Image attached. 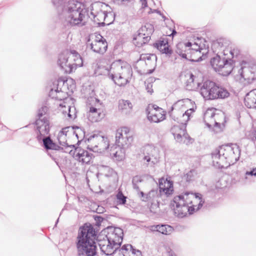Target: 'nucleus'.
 <instances>
[{"mask_svg": "<svg viewBox=\"0 0 256 256\" xmlns=\"http://www.w3.org/2000/svg\"><path fill=\"white\" fill-rule=\"evenodd\" d=\"M92 66L96 76H106L120 86L126 84L132 76L130 65L120 60L110 64H108L106 60H100L93 64Z\"/></svg>", "mask_w": 256, "mask_h": 256, "instance_id": "f257e3e1", "label": "nucleus"}, {"mask_svg": "<svg viewBox=\"0 0 256 256\" xmlns=\"http://www.w3.org/2000/svg\"><path fill=\"white\" fill-rule=\"evenodd\" d=\"M173 202L174 214L180 218L198 210L204 203L201 197L189 192L176 196Z\"/></svg>", "mask_w": 256, "mask_h": 256, "instance_id": "f03ea898", "label": "nucleus"}, {"mask_svg": "<svg viewBox=\"0 0 256 256\" xmlns=\"http://www.w3.org/2000/svg\"><path fill=\"white\" fill-rule=\"evenodd\" d=\"M240 150L236 144L223 145L212 154L213 165L216 168H227L234 164L238 160Z\"/></svg>", "mask_w": 256, "mask_h": 256, "instance_id": "7ed1b4c3", "label": "nucleus"}, {"mask_svg": "<svg viewBox=\"0 0 256 256\" xmlns=\"http://www.w3.org/2000/svg\"><path fill=\"white\" fill-rule=\"evenodd\" d=\"M96 232L90 224H85L80 228L77 236L76 248L78 256H94L96 246Z\"/></svg>", "mask_w": 256, "mask_h": 256, "instance_id": "20e7f679", "label": "nucleus"}, {"mask_svg": "<svg viewBox=\"0 0 256 256\" xmlns=\"http://www.w3.org/2000/svg\"><path fill=\"white\" fill-rule=\"evenodd\" d=\"M86 13L87 10L84 5L74 0L69 1L63 10L65 20L71 26H84V18Z\"/></svg>", "mask_w": 256, "mask_h": 256, "instance_id": "39448f33", "label": "nucleus"}, {"mask_svg": "<svg viewBox=\"0 0 256 256\" xmlns=\"http://www.w3.org/2000/svg\"><path fill=\"white\" fill-rule=\"evenodd\" d=\"M200 94L206 100L225 98L229 96V92L214 82L206 80L203 82L200 89Z\"/></svg>", "mask_w": 256, "mask_h": 256, "instance_id": "423d86ee", "label": "nucleus"}, {"mask_svg": "<svg viewBox=\"0 0 256 256\" xmlns=\"http://www.w3.org/2000/svg\"><path fill=\"white\" fill-rule=\"evenodd\" d=\"M212 49L220 55L222 54L224 58H230V60L236 57L240 53L239 50L232 45H230L229 42L223 38H220L212 42Z\"/></svg>", "mask_w": 256, "mask_h": 256, "instance_id": "0eeeda50", "label": "nucleus"}, {"mask_svg": "<svg viewBox=\"0 0 256 256\" xmlns=\"http://www.w3.org/2000/svg\"><path fill=\"white\" fill-rule=\"evenodd\" d=\"M88 148L99 153L107 151L110 146V141L108 137L100 134L90 136L87 140Z\"/></svg>", "mask_w": 256, "mask_h": 256, "instance_id": "6e6552de", "label": "nucleus"}, {"mask_svg": "<svg viewBox=\"0 0 256 256\" xmlns=\"http://www.w3.org/2000/svg\"><path fill=\"white\" fill-rule=\"evenodd\" d=\"M204 50L206 52V50H204L200 45H198V42H188L186 43L180 42L176 45V52L182 58L188 59V56L194 53H201L202 50Z\"/></svg>", "mask_w": 256, "mask_h": 256, "instance_id": "1a4fd4ad", "label": "nucleus"}, {"mask_svg": "<svg viewBox=\"0 0 256 256\" xmlns=\"http://www.w3.org/2000/svg\"><path fill=\"white\" fill-rule=\"evenodd\" d=\"M107 5L101 2H96L92 4L91 6L90 12L88 14V16L90 18H92L94 21L98 24L103 22L104 21H106L108 17V14L112 15L110 13H108L104 10V8L106 7Z\"/></svg>", "mask_w": 256, "mask_h": 256, "instance_id": "9d476101", "label": "nucleus"}, {"mask_svg": "<svg viewBox=\"0 0 256 256\" xmlns=\"http://www.w3.org/2000/svg\"><path fill=\"white\" fill-rule=\"evenodd\" d=\"M138 194L142 201L148 203L151 212L154 210V212L156 213L158 211L160 196L158 190H152L146 194L140 191Z\"/></svg>", "mask_w": 256, "mask_h": 256, "instance_id": "9b49d317", "label": "nucleus"}, {"mask_svg": "<svg viewBox=\"0 0 256 256\" xmlns=\"http://www.w3.org/2000/svg\"><path fill=\"white\" fill-rule=\"evenodd\" d=\"M87 46L94 52L98 54H104L108 48L106 40L100 34L92 35L88 40Z\"/></svg>", "mask_w": 256, "mask_h": 256, "instance_id": "f8f14e48", "label": "nucleus"}, {"mask_svg": "<svg viewBox=\"0 0 256 256\" xmlns=\"http://www.w3.org/2000/svg\"><path fill=\"white\" fill-rule=\"evenodd\" d=\"M133 141L132 134L127 127L120 128L116 130V144L128 148Z\"/></svg>", "mask_w": 256, "mask_h": 256, "instance_id": "ddd939ff", "label": "nucleus"}, {"mask_svg": "<svg viewBox=\"0 0 256 256\" xmlns=\"http://www.w3.org/2000/svg\"><path fill=\"white\" fill-rule=\"evenodd\" d=\"M143 160L147 166L153 167L159 162V154L158 150L152 145L146 146L143 149Z\"/></svg>", "mask_w": 256, "mask_h": 256, "instance_id": "4468645a", "label": "nucleus"}, {"mask_svg": "<svg viewBox=\"0 0 256 256\" xmlns=\"http://www.w3.org/2000/svg\"><path fill=\"white\" fill-rule=\"evenodd\" d=\"M246 62H243L240 65V68L236 70V76L239 75L240 78H244L248 81V82H252L256 78V66H247Z\"/></svg>", "mask_w": 256, "mask_h": 256, "instance_id": "2eb2a0df", "label": "nucleus"}, {"mask_svg": "<svg viewBox=\"0 0 256 256\" xmlns=\"http://www.w3.org/2000/svg\"><path fill=\"white\" fill-rule=\"evenodd\" d=\"M50 122L49 118L42 120L37 119L36 121V135L37 140H40L44 136L49 135Z\"/></svg>", "mask_w": 256, "mask_h": 256, "instance_id": "dca6fc26", "label": "nucleus"}, {"mask_svg": "<svg viewBox=\"0 0 256 256\" xmlns=\"http://www.w3.org/2000/svg\"><path fill=\"white\" fill-rule=\"evenodd\" d=\"M70 58V52L68 50L62 52L58 56V64L66 73H70L74 69L72 61Z\"/></svg>", "mask_w": 256, "mask_h": 256, "instance_id": "f3484780", "label": "nucleus"}, {"mask_svg": "<svg viewBox=\"0 0 256 256\" xmlns=\"http://www.w3.org/2000/svg\"><path fill=\"white\" fill-rule=\"evenodd\" d=\"M148 119L151 122H160L166 118V112L162 108L154 105L153 108L147 112Z\"/></svg>", "mask_w": 256, "mask_h": 256, "instance_id": "a211bd4d", "label": "nucleus"}, {"mask_svg": "<svg viewBox=\"0 0 256 256\" xmlns=\"http://www.w3.org/2000/svg\"><path fill=\"white\" fill-rule=\"evenodd\" d=\"M123 235L122 230L119 228H116L112 231L108 232L105 237L119 248L122 242Z\"/></svg>", "mask_w": 256, "mask_h": 256, "instance_id": "6ab92c4d", "label": "nucleus"}, {"mask_svg": "<svg viewBox=\"0 0 256 256\" xmlns=\"http://www.w3.org/2000/svg\"><path fill=\"white\" fill-rule=\"evenodd\" d=\"M98 246L102 252L106 255H112L118 248L116 246L111 242L106 237L104 238L102 240L98 239Z\"/></svg>", "mask_w": 256, "mask_h": 256, "instance_id": "aec40b11", "label": "nucleus"}, {"mask_svg": "<svg viewBox=\"0 0 256 256\" xmlns=\"http://www.w3.org/2000/svg\"><path fill=\"white\" fill-rule=\"evenodd\" d=\"M74 134L75 136L78 138V134L76 133L74 131L72 128L68 126L62 128L58 132V140L60 144L62 146H66V144L68 143V138L70 136H74Z\"/></svg>", "mask_w": 256, "mask_h": 256, "instance_id": "412c9836", "label": "nucleus"}, {"mask_svg": "<svg viewBox=\"0 0 256 256\" xmlns=\"http://www.w3.org/2000/svg\"><path fill=\"white\" fill-rule=\"evenodd\" d=\"M174 191L172 182L162 178L159 181V196L165 195L166 196L171 194Z\"/></svg>", "mask_w": 256, "mask_h": 256, "instance_id": "4be33fe9", "label": "nucleus"}, {"mask_svg": "<svg viewBox=\"0 0 256 256\" xmlns=\"http://www.w3.org/2000/svg\"><path fill=\"white\" fill-rule=\"evenodd\" d=\"M226 60H227V62H224L220 70H218L216 72H218L220 74L224 76H227L231 72L236 74L238 66H234V63L235 60H230V58H226Z\"/></svg>", "mask_w": 256, "mask_h": 256, "instance_id": "5701e85b", "label": "nucleus"}, {"mask_svg": "<svg viewBox=\"0 0 256 256\" xmlns=\"http://www.w3.org/2000/svg\"><path fill=\"white\" fill-rule=\"evenodd\" d=\"M226 60H227V62H224L220 70H218L216 72H218L220 74L224 76H227L231 72L236 74L238 66H234V63L235 60H230V58H226Z\"/></svg>", "mask_w": 256, "mask_h": 256, "instance_id": "b1692460", "label": "nucleus"}, {"mask_svg": "<svg viewBox=\"0 0 256 256\" xmlns=\"http://www.w3.org/2000/svg\"><path fill=\"white\" fill-rule=\"evenodd\" d=\"M126 148L118 144H114L110 147L109 152L111 158L116 160L121 161L125 157V149Z\"/></svg>", "mask_w": 256, "mask_h": 256, "instance_id": "393cba45", "label": "nucleus"}, {"mask_svg": "<svg viewBox=\"0 0 256 256\" xmlns=\"http://www.w3.org/2000/svg\"><path fill=\"white\" fill-rule=\"evenodd\" d=\"M75 152L74 158L83 164H89L92 159V154L80 148H75Z\"/></svg>", "mask_w": 256, "mask_h": 256, "instance_id": "a878e982", "label": "nucleus"}, {"mask_svg": "<svg viewBox=\"0 0 256 256\" xmlns=\"http://www.w3.org/2000/svg\"><path fill=\"white\" fill-rule=\"evenodd\" d=\"M186 88L188 90H194L200 86V83L195 80V76L190 72L184 74Z\"/></svg>", "mask_w": 256, "mask_h": 256, "instance_id": "bb28decb", "label": "nucleus"}, {"mask_svg": "<svg viewBox=\"0 0 256 256\" xmlns=\"http://www.w3.org/2000/svg\"><path fill=\"white\" fill-rule=\"evenodd\" d=\"M118 110L124 115H129L132 111L133 104L128 100H120L118 101Z\"/></svg>", "mask_w": 256, "mask_h": 256, "instance_id": "cd10ccee", "label": "nucleus"}, {"mask_svg": "<svg viewBox=\"0 0 256 256\" xmlns=\"http://www.w3.org/2000/svg\"><path fill=\"white\" fill-rule=\"evenodd\" d=\"M190 100L184 98L178 100L172 107V112L170 116L176 115L177 112L180 110H184L186 108V106L190 104Z\"/></svg>", "mask_w": 256, "mask_h": 256, "instance_id": "c85d7f7f", "label": "nucleus"}, {"mask_svg": "<svg viewBox=\"0 0 256 256\" xmlns=\"http://www.w3.org/2000/svg\"><path fill=\"white\" fill-rule=\"evenodd\" d=\"M214 121L213 126L214 128V131L218 132L222 130L224 126V124L226 122L224 114L222 112H215Z\"/></svg>", "mask_w": 256, "mask_h": 256, "instance_id": "c756f323", "label": "nucleus"}, {"mask_svg": "<svg viewBox=\"0 0 256 256\" xmlns=\"http://www.w3.org/2000/svg\"><path fill=\"white\" fill-rule=\"evenodd\" d=\"M150 56L146 55H142L140 60H138L136 64V68L138 69V71L142 74L148 72V70L146 69V67L150 62Z\"/></svg>", "mask_w": 256, "mask_h": 256, "instance_id": "7c9ffc66", "label": "nucleus"}, {"mask_svg": "<svg viewBox=\"0 0 256 256\" xmlns=\"http://www.w3.org/2000/svg\"><path fill=\"white\" fill-rule=\"evenodd\" d=\"M246 106L249 108H256V89L248 92L244 98Z\"/></svg>", "mask_w": 256, "mask_h": 256, "instance_id": "2f4dec72", "label": "nucleus"}, {"mask_svg": "<svg viewBox=\"0 0 256 256\" xmlns=\"http://www.w3.org/2000/svg\"><path fill=\"white\" fill-rule=\"evenodd\" d=\"M194 112V110L192 108H189L184 113L180 116V118L176 116V115L172 116L174 120L176 121H178V122H180L182 124L186 125L188 120L193 117V114Z\"/></svg>", "mask_w": 256, "mask_h": 256, "instance_id": "473e14b6", "label": "nucleus"}, {"mask_svg": "<svg viewBox=\"0 0 256 256\" xmlns=\"http://www.w3.org/2000/svg\"><path fill=\"white\" fill-rule=\"evenodd\" d=\"M216 110L214 108L208 109L204 116V120L208 127L210 128L213 126L214 121V114Z\"/></svg>", "mask_w": 256, "mask_h": 256, "instance_id": "72a5a7b5", "label": "nucleus"}, {"mask_svg": "<svg viewBox=\"0 0 256 256\" xmlns=\"http://www.w3.org/2000/svg\"><path fill=\"white\" fill-rule=\"evenodd\" d=\"M102 118L100 109L91 106L88 113V118L92 122L99 121Z\"/></svg>", "mask_w": 256, "mask_h": 256, "instance_id": "f704fd0d", "label": "nucleus"}, {"mask_svg": "<svg viewBox=\"0 0 256 256\" xmlns=\"http://www.w3.org/2000/svg\"><path fill=\"white\" fill-rule=\"evenodd\" d=\"M150 230L152 232H158L163 234H170L173 231L172 226L168 224H158L152 226Z\"/></svg>", "mask_w": 256, "mask_h": 256, "instance_id": "c9c22d12", "label": "nucleus"}, {"mask_svg": "<svg viewBox=\"0 0 256 256\" xmlns=\"http://www.w3.org/2000/svg\"><path fill=\"white\" fill-rule=\"evenodd\" d=\"M39 142H42L43 146L46 150H60V146L54 143L50 138V135L44 136L40 140H37Z\"/></svg>", "mask_w": 256, "mask_h": 256, "instance_id": "e433bc0d", "label": "nucleus"}, {"mask_svg": "<svg viewBox=\"0 0 256 256\" xmlns=\"http://www.w3.org/2000/svg\"><path fill=\"white\" fill-rule=\"evenodd\" d=\"M154 46L162 53L168 56H170L172 51L169 48L168 42L166 40H159L154 44Z\"/></svg>", "mask_w": 256, "mask_h": 256, "instance_id": "4c0bfd02", "label": "nucleus"}, {"mask_svg": "<svg viewBox=\"0 0 256 256\" xmlns=\"http://www.w3.org/2000/svg\"><path fill=\"white\" fill-rule=\"evenodd\" d=\"M224 62H227L226 58H221L220 55L218 54L216 56L211 58L210 63L212 68L216 72L218 70H220Z\"/></svg>", "mask_w": 256, "mask_h": 256, "instance_id": "58836bf2", "label": "nucleus"}, {"mask_svg": "<svg viewBox=\"0 0 256 256\" xmlns=\"http://www.w3.org/2000/svg\"><path fill=\"white\" fill-rule=\"evenodd\" d=\"M70 52V59L72 61L74 68H76V66L79 67L82 66V60L80 54L74 50H71Z\"/></svg>", "mask_w": 256, "mask_h": 256, "instance_id": "ea45409f", "label": "nucleus"}, {"mask_svg": "<svg viewBox=\"0 0 256 256\" xmlns=\"http://www.w3.org/2000/svg\"><path fill=\"white\" fill-rule=\"evenodd\" d=\"M172 130L174 138L177 142H182L184 138H187V134L184 130L179 129L177 126H174Z\"/></svg>", "mask_w": 256, "mask_h": 256, "instance_id": "a19ab883", "label": "nucleus"}, {"mask_svg": "<svg viewBox=\"0 0 256 256\" xmlns=\"http://www.w3.org/2000/svg\"><path fill=\"white\" fill-rule=\"evenodd\" d=\"M150 39V37H148L144 35L142 33L138 32V34L134 38L135 41L134 44L138 47L142 46L144 44H146Z\"/></svg>", "mask_w": 256, "mask_h": 256, "instance_id": "79ce46f5", "label": "nucleus"}, {"mask_svg": "<svg viewBox=\"0 0 256 256\" xmlns=\"http://www.w3.org/2000/svg\"><path fill=\"white\" fill-rule=\"evenodd\" d=\"M153 32L154 28L152 25L150 24H146L138 30V32L142 33L144 35L150 37V35L152 34Z\"/></svg>", "mask_w": 256, "mask_h": 256, "instance_id": "37998d69", "label": "nucleus"}, {"mask_svg": "<svg viewBox=\"0 0 256 256\" xmlns=\"http://www.w3.org/2000/svg\"><path fill=\"white\" fill-rule=\"evenodd\" d=\"M60 106L62 108H64L65 109L62 110V112L64 114H67L70 118H76L75 108L70 106H68L67 107L63 104H60Z\"/></svg>", "mask_w": 256, "mask_h": 256, "instance_id": "c03bdc74", "label": "nucleus"}, {"mask_svg": "<svg viewBox=\"0 0 256 256\" xmlns=\"http://www.w3.org/2000/svg\"><path fill=\"white\" fill-rule=\"evenodd\" d=\"M144 182V176H136L133 178L132 180L133 188L138 191V193L140 191V186H141V184L143 183Z\"/></svg>", "mask_w": 256, "mask_h": 256, "instance_id": "a18cd8bd", "label": "nucleus"}, {"mask_svg": "<svg viewBox=\"0 0 256 256\" xmlns=\"http://www.w3.org/2000/svg\"><path fill=\"white\" fill-rule=\"evenodd\" d=\"M60 149L64 150V152L69 153L70 155L73 156L74 157L75 155V146L74 144L68 143L66 146H62Z\"/></svg>", "mask_w": 256, "mask_h": 256, "instance_id": "49530a36", "label": "nucleus"}, {"mask_svg": "<svg viewBox=\"0 0 256 256\" xmlns=\"http://www.w3.org/2000/svg\"><path fill=\"white\" fill-rule=\"evenodd\" d=\"M48 112V108L46 106H42L40 108L38 112V119H41L42 120L44 118H48L47 115Z\"/></svg>", "mask_w": 256, "mask_h": 256, "instance_id": "de8ad7c7", "label": "nucleus"}, {"mask_svg": "<svg viewBox=\"0 0 256 256\" xmlns=\"http://www.w3.org/2000/svg\"><path fill=\"white\" fill-rule=\"evenodd\" d=\"M117 202L120 204H124L126 202V197L124 196L121 191H119L116 195Z\"/></svg>", "mask_w": 256, "mask_h": 256, "instance_id": "09e8293b", "label": "nucleus"}, {"mask_svg": "<svg viewBox=\"0 0 256 256\" xmlns=\"http://www.w3.org/2000/svg\"><path fill=\"white\" fill-rule=\"evenodd\" d=\"M122 2H126V6L128 7L130 10H135L138 5L137 3L134 0H121Z\"/></svg>", "mask_w": 256, "mask_h": 256, "instance_id": "8fccbe9b", "label": "nucleus"}, {"mask_svg": "<svg viewBox=\"0 0 256 256\" xmlns=\"http://www.w3.org/2000/svg\"><path fill=\"white\" fill-rule=\"evenodd\" d=\"M246 136L248 139L254 142L256 140V131L254 130H251L246 133Z\"/></svg>", "mask_w": 256, "mask_h": 256, "instance_id": "3c124183", "label": "nucleus"}, {"mask_svg": "<svg viewBox=\"0 0 256 256\" xmlns=\"http://www.w3.org/2000/svg\"><path fill=\"white\" fill-rule=\"evenodd\" d=\"M66 97V94L64 92L61 90H58V88H56V100H62Z\"/></svg>", "mask_w": 256, "mask_h": 256, "instance_id": "603ef678", "label": "nucleus"}, {"mask_svg": "<svg viewBox=\"0 0 256 256\" xmlns=\"http://www.w3.org/2000/svg\"><path fill=\"white\" fill-rule=\"evenodd\" d=\"M134 249V248H133L131 244H128L124 245L122 247L120 250L122 251V252H124V250L126 252L130 251V252H131Z\"/></svg>", "mask_w": 256, "mask_h": 256, "instance_id": "864d4df0", "label": "nucleus"}, {"mask_svg": "<svg viewBox=\"0 0 256 256\" xmlns=\"http://www.w3.org/2000/svg\"><path fill=\"white\" fill-rule=\"evenodd\" d=\"M124 256H126L124 254H123ZM129 256H142L141 252L139 250L134 249L132 252Z\"/></svg>", "mask_w": 256, "mask_h": 256, "instance_id": "5fc2aeb1", "label": "nucleus"}, {"mask_svg": "<svg viewBox=\"0 0 256 256\" xmlns=\"http://www.w3.org/2000/svg\"><path fill=\"white\" fill-rule=\"evenodd\" d=\"M256 176V168H253L250 172H246V178H248V176Z\"/></svg>", "mask_w": 256, "mask_h": 256, "instance_id": "6e6d98bb", "label": "nucleus"}, {"mask_svg": "<svg viewBox=\"0 0 256 256\" xmlns=\"http://www.w3.org/2000/svg\"><path fill=\"white\" fill-rule=\"evenodd\" d=\"M49 96H50L52 98L56 99V90H53L52 89L49 93Z\"/></svg>", "mask_w": 256, "mask_h": 256, "instance_id": "4d7b16f0", "label": "nucleus"}, {"mask_svg": "<svg viewBox=\"0 0 256 256\" xmlns=\"http://www.w3.org/2000/svg\"><path fill=\"white\" fill-rule=\"evenodd\" d=\"M152 87V84L151 83H148L146 85V89L147 90V92L150 94H152L153 92Z\"/></svg>", "mask_w": 256, "mask_h": 256, "instance_id": "13d9d810", "label": "nucleus"}, {"mask_svg": "<svg viewBox=\"0 0 256 256\" xmlns=\"http://www.w3.org/2000/svg\"><path fill=\"white\" fill-rule=\"evenodd\" d=\"M141 3H142V8H145L147 7V2L146 0H140Z\"/></svg>", "mask_w": 256, "mask_h": 256, "instance_id": "bf43d9fd", "label": "nucleus"}, {"mask_svg": "<svg viewBox=\"0 0 256 256\" xmlns=\"http://www.w3.org/2000/svg\"><path fill=\"white\" fill-rule=\"evenodd\" d=\"M176 34V32L175 30H173L172 31V33L170 35V36H172Z\"/></svg>", "mask_w": 256, "mask_h": 256, "instance_id": "052dcab7", "label": "nucleus"}, {"mask_svg": "<svg viewBox=\"0 0 256 256\" xmlns=\"http://www.w3.org/2000/svg\"><path fill=\"white\" fill-rule=\"evenodd\" d=\"M156 60V57L155 55L154 54V68L155 66Z\"/></svg>", "mask_w": 256, "mask_h": 256, "instance_id": "680f3d73", "label": "nucleus"}, {"mask_svg": "<svg viewBox=\"0 0 256 256\" xmlns=\"http://www.w3.org/2000/svg\"><path fill=\"white\" fill-rule=\"evenodd\" d=\"M180 77L181 80H184V72L182 73Z\"/></svg>", "mask_w": 256, "mask_h": 256, "instance_id": "e2e57ef3", "label": "nucleus"}, {"mask_svg": "<svg viewBox=\"0 0 256 256\" xmlns=\"http://www.w3.org/2000/svg\"><path fill=\"white\" fill-rule=\"evenodd\" d=\"M167 254L169 256H173L172 253L170 252H168Z\"/></svg>", "mask_w": 256, "mask_h": 256, "instance_id": "0e129e2a", "label": "nucleus"}, {"mask_svg": "<svg viewBox=\"0 0 256 256\" xmlns=\"http://www.w3.org/2000/svg\"><path fill=\"white\" fill-rule=\"evenodd\" d=\"M98 219H100V218L102 219V218L101 217H98Z\"/></svg>", "mask_w": 256, "mask_h": 256, "instance_id": "69168bd1", "label": "nucleus"}]
</instances>
